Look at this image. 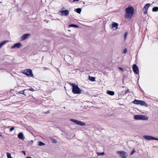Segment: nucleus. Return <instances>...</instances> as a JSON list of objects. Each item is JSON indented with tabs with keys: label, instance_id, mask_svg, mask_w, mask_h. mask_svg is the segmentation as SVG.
<instances>
[{
	"label": "nucleus",
	"instance_id": "1",
	"mask_svg": "<svg viewBox=\"0 0 158 158\" xmlns=\"http://www.w3.org/2000/svg\"><path fill=\"white\" fill-rule=\"evenodd\" d=\"M134 10L133 8L131 6L127 8L125 10L126 13L125 15V17L126 19H131L134 14Z\"/></svg>",
	"mask_w": 158,
	"mask_h": 158
},
{
	"label": "nucleus",
	"instance_id": "2",
	"mask_svg": "<svg viewBox=\"0 0 158 158\" xmlns=\"http://www.w3.org/2000/svg\"><path fill=\"white\" fill-rule=\"evenodd\" d=\"M134 118L135 120H147L148 118L144 115H134Z\"/></svg>",
	"mask_w": 158,
	"mask_h": 158
},
{
	"label": "nucleus",
	"instance_id": "3",
	"mask_svg": "<svg viewBox=\"0 0 158 158\" xmlns=\"http://www.w3.org/2000/svg\"><path fill=\"white\" fill-rule=\"evenodd\" d=\"M116 153L121 158H126L128 156L127 153L124 151H118L116 152Z\"/></svg>",
	"mask_w": 158,
	"mask_h": 158
},
{
	"label": "nucleus",
	"instance_id": "4",
	"mask_svg": "<svg viewBox=\"0 0 158 158\" xmlns=\"http://www.w3.org/2000/svg\"><path fill=\"white\" fill-rule=\"evenodd\" d=\"M81 92V90L80 89L77 85L72 88V92L74 94H79Z\"/></svg>",
	"mask_w": 158,
	"mask_h": 158
},
{
	"label": "nucleus",
	"instance_id": "5",
	"mask_svg": "<svg viewBox=\"0 0 158 158\" xmlns=\"http://www.w3.org/2000/svg\"><path fill=\"white\" fill-rule=\"evenodd\" d=\"M22 73L28 76L31 77L33 76V74H32V71L30 69H26L23 70Z\"/></svg>",
	"mask_w": 158,
	"mask_h": 158
},
{
	"label": "nucleus",
	"instance_id": "6",
	"mask_svg": "<svg viewBox=\"0 0 158 158\" xmlns=\"http://www.w3.org/2000/svg\"><path fill=\"white\" fill-rule=\"evenodd\" d=\"M70 120L71 121L75 123L77 125H79L81 126H84L85 125V123L81 122L80 121L77 120L73 119H70Z\"/></svg>",
	"mask_w": 158,
	"mask_h": 158
},
{
	"label": "nucleus",
	"instance_id": "7",
	"mask_svg": "<svg viewBox=\"0 0 158 158\" xmlns=\"http://www.w3.org/2000/svg\"><path fill=\"white\" fill-rule=\"evenodd\" d=\"M143 137L144 139L147 140H158V138H155L151 136L143 135Z\"/></svg>",
	"mask_w": 158,
	"mask_h": 158
},
{
	"label": "nucleus",
	"instance_id": "8",
	"mask_svg": "<svg viewBox=\"0 0 158 158\" xmlns=\"http://www.w3.org/2000/svg\"><path fill=\"white\" fill-rule=\"evenodd\" d=\"M132 69L135 74H138L139 73V69L136 64H134L133 65Z\"/></svg>",
	"mask_w": 158,
	"mask_h": 158
},
{
	"label": "nucleus",
	"instance_id": "9",
	"mask_svg": "<svg viewBox=\"0 0 158 158\" xmlns=\"http://www.w3.org/2000/svg\"><path fill=\"white\" fill-rule=\"evenodd\" d=\"M22 44L20 43H18L15 44L11 47V48L14 49L15 48H19L22 46Z\"/></svg>",
	"mask_w": 158,
	"mask_h": 158
},
{
	"label": "nucleus",
	"instance_id": "10",
	"mask_svg": "<svg viewBox=\"0 0 158 158\" xmlns=\"http://www.w3.org/2000/svg\"><path fill=\"white\" fill-rule=\"evenodd\" d=\"M60 12L61 13V15L66 16L68 15L69 13V11L68 10H62L60 11Z\"/></svg>",
	"mask_w": 158,
	"mask_h": 158
},
{
	"label": "nucleus",
	"instance_id": "11",
	"mask_svg": "<svg viewBox=\"0 0 158 158\" xmlns=\"http://www.w3.org/2000/svg\"><path fill=\"white\" fill-rule=\"evenodd\" d=\"M30 35V34H26L23 35L21 37L20 40L21 41H23L25 40Z\"/></svg>",
	"mask_w": 158,
	"mask_h": 158
},
{
	"label": "nucleus",
	"instance_id": "12",
	"mask_svg": "<svg viewBox=\"0 0 158 158\" xmlns=\"http://www.w3.org/2000/svg\"><path fill=\"white\" fill-rule=\"evenodd\" d=\"M18 137L19 139L22 140H24L25 139V137L22 132L19 133L18 135Z\"/></svg>",
	"mask_w": 158,
	"mask_h": 158
},
{
	"label": "nucleus",
	"instance_id": "13",
	"mask_svg": "<svg viewBox=\"0 0 158 158\" xmlns=\"http://www.w3.org/2000/svg\"><path fill=\"white\" fill-rule=\"evenodd\" d=\"M139 105H140L142 106H144L146 107L148 106L147 104L144 101H143L140 100Z\"/></svg>",
	"mask_w": 158,
	"mask_h": 158
},
{
	"label": "nucleus",
	"instance_id": "14",
	"mask_svg": "<svg viewBox=\"0 0 158 158\" xmlns=\"http://www.w3.org/2000/svg\"><path fill=\"white\" fill-rule=\"evenodd\" d=\"M118 24L117 23H115V22L113 23L112 25V28H115V29H117L118 27Z\"/></svg>",
	"mask_w": 158,
	"mask_h": 158
},
{
	"label": "nucleus",
	"instance_id": "15",
	"mask_svg": "<svg viewBox=\"0 0 158 158\" xmlns=\"http://www.w3.org/2000/svg\"><path fill=\"white\" fill-rule=\"evenodd\" d=\"M106 93L108 94L111 96L114 95V91L108 90L107 91Z\"/></svg>",
	"mask_w": 158,
	"mask_h": 158
},
{
	"label": "nucleus",
	"instance_id": "16",
	"mask_svg": "<svg viewBox=\"0 0 158 158\" xmlns=\"http://www.w3.org/2000/svg\"><path fill=\"white\" fill-rule=\"evenodd\" d=\"M150 5L149 3L146 4L144 6L143 9L145 10H147L148 8L149 7Z\"/></svg>",
	"mask_w": 158,
	"mask_h": 158
},
{
	"label": "nucleus",
	"instance_id": "17",
	"mask_svg": "<svg viewBox=\"0 0 158 158\" xmlns=\"http://www.w3.org/2000/svg\"><path fill=\"white\" fill-rule=\"evenodd\" d=\"M8 42V41L7 40H4L2 42L0 43V48L2 47L6 43Z\"/></svg>",
	"mask_w": 158,
	"mask_h": 158
},
{
	"label": "nucleus",
	"instance_id": "18",
	"mask_svg": "<svg viewBox=\"0 0 158 158\" xmlns=\"http://www.w3.org/2000/svg\"><path fill=\"white\" fill-rule=\"evenodd\" d=\"M140 100H137L135 99L133 102L135 104H139Z\"/></svg>",
	"mask_w": 158,
	"mask_h": 158
},
{
	"label": "nucleus",
	"instance_id": "19",
	"mask_svg": "<svg viewBox=\"0 0 158 158\" xmlns=\"http://www.w3.org/2000/svg\"><path fill=\"white\" fill-rule=\"evenodd\" d=\"M76 10V11L78 13L80 14L81 12V9L80 8H78L77 9H75V10Z\"/></svg>",
	"mask_w": 158,
	"mask_h": 158
},
{
	"label": "nucleus",
	"instance_id": "20",
	"mask_svg": "<svg viewBox=\"0 0 158 158\" xmlns=\"http://www.w3.org/2000/svg\"><path fill=\"white\" fill-rule=\"evenodd\" d=\"M152 10L153 11H155V12L158 11V7L156 6V7H153L152 8Z\"/></svg>",
	"mask_w": 158,
	"mask_h": 158
},
{
	"label": "nucleus",
	"instance_id": "21",
	"mask_svg": "<svg viewBox=\"0 0 158 158\" xmlns=\"http://www.w3.org/2000/svg\"><path fill=\"white\" fill-rule=\"evenodd\" d=\"M27 90V89H24V90L23 91H20L18 92V93L19 94H23V95H26L24 94V91L25 90Z\"/></svg>",
	"mask_w": 158,
	"mask_h": 158
},
{
	"label": "nucleus",
	"instance_id": "22",
	"mask_svg": "<svg viewBox=\"0 0 158 158\" xmlns=\"http://www.w3.org/2000/svg\"><path fill=\"white\" fill-rule=\"evenodd\" d=\"M38 144L40 146H42L45 145V144L41 141H39L38 142Z\"/></svg>",
	"mask_w": 158,
	"mask_h": 158
},
{
	"label": "nucleus",
	"instance_id": "23",
	"mask_svg": "<svg viewBox=\"0 0 158 158\" xmlns=\"http://www.w3.org/2000/svg\"><path fill=\"white\" fill-rule=\"evenodd\" d=\"M69 27H77V28L78 27V26L76 25L73 24H71L70 25H69Z\"/></svg>",
	"mask_w": 158,
	"mask_h": 158
},
{
	"label": "nucleus",
	"instance_id": "24",
	"mask_svg": "<svg viewBox=\"0 0 158 158\" xmlns=\"http://www.w3.org/2000/svg\"><path fill=\"white\" fill-rule=\"evenodd\" d=\"M51 141L52 143H57L56 140V139L53 138L51 139Z\"/></svg>",
	"mask_w": 158,
	"mask_h": 158
},
{
	"label": "nucleus",
	"instance_id": "25",
	"mask_svg": "<svg viewBox=\"0 0 158 158\" xmlns=\"http://www.w3.org/2000/svg\"><path fill=\"white\" fill-rule=\"evenodd\" d=\"M89 79L92 81H95V78L94 77H89Z\"/></svg>",
	"mask_w": 158,
	"mask_h": 158
},
{
	"label": "nucleus",
	"instance_id": "26",
	"mask_svg": "<svg viewBox=\"0 0 158 158\" xmlns=\"http://www.w3.org/2000/svg\"><path fill=\"white\" fill-rule=\"evenodd\" d=\"M7 156L8 158H11L10 154L9 153H7Z\"/></svg>",
	"mask_w": 158,
	"mask_h": 158
},
{
	"label": "nucleus",
	"instance_id": "27",
	"mask_svg": "<svg viewBox=\"0 0 158 158\" xmlns=\"http://www.w3.org/2000/svg\"><path fill=\"white\" fill-rule=\"evenodd\" d=\"M97 154L98 156L99 155H103L104 154V152H102V153H99V152H97Z\"/></svg>",
	"mask_w": 158,
	"mask_h": 158
},
{
	"label": "nucleus",
	"instance_id": "28",
	"mask_svg": "<svg viewBox=\"0 0 158 158\" xmlns=\"http://www.w3.org/2000/svg\"><path fill=\"white\" fill-rule=\"evenodd\" d=\"M69 84H70V85L71 86H72V88L73 87H74L76 85V84H73V83H69Z\"/></svg>",
	"mask_w": 158,
	"mask_h": 158
},
{
	"label": "nucleus",
	"instance_id": "29",
	"mask_svg": "<svg viewBox=\"0 0 158 158\" xmlns=\"http://www.w3.org/2000/svg\"><path fill=\"white\" fill-rule=\"evenodd\" d=\"M27 90H29L32 91H35L34 89L32 88H31V87L29 88L28 89H27Z\"/></svg>",
	"mask_w": 158,
	"mask_h": 158
},
{
	"label": "nucleus",
	"instance_id": "30",
	"mask_svg": "<svg viewBox=\"0 0 158 158\" xmlns=\"http://www.w3.org/2000/svg\"><path fill=\"white\" fill-rule=\"evenodd\" d=\"M135 152V148H134L133 150L131 152V155H132L133 153H134Z\"/></svg>",
	"mask_w": 158,
	"mask_h": 158
},
{
	"label": "nucleus",
	"instance_id": "31",
	"mask_svg": "<svg viewBox=\"0 0 158 158\" xmlns=\"http://www.w3.org/2000/svg\"><path fill=\"white\" fill-rule=\"evenodd\" d=\"M15 129V127H11L10 129V131L11 132L13 131Z\"/></svg>",
	"mask_w": 158,
	"mask_h": 158
},
{
	"label": "nucleus",
	"instance_id": "32",
	"mask_svg": "<svg viewBox=\"0 0 158 158\" xmlns=\"http://www.w3.org/2000/svg\"><path fill=\"white\" fill-rule=\"evenodd\" d=\"M127 32H126L124 35V38L125 39L126 37H127Z\"/></svg>",
	"mask_w": 158,
	"mask_h": 158
},
{
	"label": "nucleus",
	"instance_id": "33",
	"mask_svg": "<svg viewBox=\"0 0 158 158\" xmlns=\"http://www.w3.org/2000/svg\"><path fill=\"white\" fill-rule=\"evenodd\" d=\"M127 52V50L126 48H125L124 50H123V52L124 53H126Z\"/></svg>",
	"mask_w": 158,
	"mask_h": 158
},
{
	"label": "nucleus",
	"instance_id": "34",
	"mask_svg": "<svg viewBox=\"0 0 158 158\" xmlns=\"http://www.w3.org/2000/svg\"><path fill=\"white\" fill-rule=\"evenodd\" d=\"M118 68L122 71H123V69L121 67H118Z\"/></svg>",
	"mask_w": 158,
	"mask_h": 158
},
{
	"label": "nucleus",
	"instance_id": "35",
	"mask_svg": "<svg viewBox=\"0 0 158 158\" xmlns=\"http://www.w3.org/2000/svg\"><path fill=\"white\" fill-rule=\"evenodd\" d=\"M22 152L23 153V154L25 155V152L24 151H22Z\"/></svg>",
	"mask_w": 158,
	"mask_h": 158
},
{
	"label": "nucleus",
	"instance_id": "36",
	"mask_svg": "<svg viewBox=\"0 0 158 158\" xmlns=\"http://www.w3.org/2000/svg\"><path fill=\"white\" fill-rule=\"evenodd\" d=\"M79 0H73V2H75L76 1H78Z\"/></svg>",
	"mask_w": 158,
	"mask_h": 158
},
{
	"label": "nucleus",
	"instance_id": "37",
	"mask_svg": "<svg viewBox=\"0 0 158 158\" xmlns=\"http://www.w3.org/2000/svg\"><path fill=\"white\" fill-rule=\"evenodd\" d=\"M49 113V111H47L45 112V114H48Z\"/></svg>",
	"mask_w": 158,
	"mask_h": 158
},
{
	"label": "nucleus",
	"instance_id": "38",
	"mask_svg": "<svg viewBox=\"0 0 158 158\" xmlns=\"http://www.w3.org/2000/svg\"><path fill=\"white\" fill-rule=\"evenodd\" d=\"M44 69H48V68H47L46 67H44Z\"/></svg>",
	"mask_w": 158,
	"mask_h": 158
},
{
	"label": "nucleus",
	"instance_id": "39",
	"mask_svg": "<svg viewBox=\"0 0 158 158\" xmlns=\"http://www.w3.org/2000/svg\"><path fill=\"white\" fill-rule=\"evenodd\" d=\"M147 10H146V11L144 12V14H146L147 13Z\"/></svg>",
	"mask_w": 158,
	"mask_h": 158
},
{
	"label": "nucleus",
	"instance_id": "40",
	"mask_svg": "<svg viewBox=\"0 0 158 158\" xmlns=\"http://www.w3.org/2000/svg\"><path fill=\"white\" fill-rule=\"evenodd\" d=\"M26 158H32L31 157H26Z\"/></svg>",
	"mask_w": 158,
	"mask_h": 158
},
{
	"label": "nucleus",
	"instance_id": "41",
	"mask_svg": "<svg viewBox=\"0 0 158 158\" xmlns=\"http://www.w3.org/2000/svg\"><path fill=\"white\" fill-rule=\"evenodd\" d=\"M128 91H129V90H128V89L126 91V93H127V92H128Z\"/></svg>",
	"mask_w": 158,
	"mask_h": 158
}]
</instances>
